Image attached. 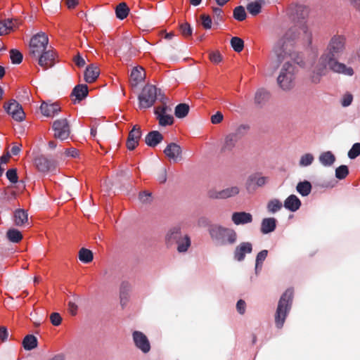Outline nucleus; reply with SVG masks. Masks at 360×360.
Returning <instances> with one entry per match:
<instances>
[{"label":"nucleus","mask_w":360,"mask_h":360,"mask_svg":"<svg viewBox=\"0 0 360 360\" xmlns=\"http://www.w3.org/2000/svg\"><path fill=\"white\" fill-rule=\"evenodd\" d=\"M231 44L233 50L236 52H240L244 47L243 41L237 37H234L231 39Z\"/></svg>","instance_id":"45"},{"label":"nucleus","mask_w":360,"mask_h":360,"mask_svg":"<svg viewBox=\"0 0 360 360\" xmlns=\"http://www.w3.org/2000/svg\"><path fill=\"white\" fill-rule=\"evenodd\" d=\"M22 344L25 349L31 350L37 347V340L34 335H29L24 338Z\"/></svg>","instance_id":"39"},{"label":"nucleus","mask_w":360,"mask_h":360,"mask_svg":"<svg viewBox=\"0 0 360 360\" xmlns=\"http://www.w3.org/2000/svg\"><path fill=\"white\" fill-rule=\"evenodd\" d=\"M331 57L322 55L312 68L310 78L313 83H319L322 77L328 73V65L330 68Z\"/></svg>","instance_id":"7"},{"label":"nucleus","mask_w":360,"mask_h":360,"mask_svg":"<svg viewBox=\"0 0 360 360\" xmlns=\"http://www.w3.org/2000/svg\"><path fill=\"white\" fill-rule=\"evenodd\" d=\"M330 70L336 73L342 74L346 76H352L354 73L352 67L347 66L345 64L340 63L333 58H331Z\"/></svg>","instance_id":"21"},{"label":"nucleus","mask_w":360,"mask_h":360,"mask_svg":"<svg viewBox=\"0 0 360 360\" xmlns=\"http://www.w3.org/2000/svg\"><path fill=\"white\" fill-rule=\"evenodd\" d=\"M293 296V291L287 290L281 296L275 315V322L278 328L283 327L288 311L290 307V302Z\"/></svg>","instance_id":"4"},{"label":"nucleus","mask_w":360,"mask_h":360,"mask_svg":"<svg viewBox=\"0 0 360 360\" xmlns=\"http://www.w3.org/2000/svg\"><path fill=\"white\" fill-rule=\"evenodd\" d=\"M38 60V64L44 70H47L56 64V53L51 49L34 57Z\"/></svg>","instance_id":"12"},{"label":"nucleus","mask_w":360,"mask_h":360,"mask_svg":"<svg viewBox=\"0 0 360 360\" xmlns=\"http://www.w3.org/2000/svg\"><path fill=\"white\" fill-rule=\"evenodd\" d=\"M14 223L17 226H23L28 224V214L25 210H16L13 214Z\"/></svg>","instance_id":"27"},{"label":"nucleus","mask_w":360,"mask_h":360,"mask_svg":"<svg viewBox=\"0 0 360 360\" xmlns=\"http://www.w3.org/2000/svg\"><path fill=\"white\" fill-rule=\"evenodd\" d=\"M34 164L38 170L42 172H49L55 167L54 163L43 155L36 158Z\"/></svg>","instance_id":"24"},{"label":"nucleus","mask_w":360,"mask_h":360,"mask_svg":"<svg viewBox=\"0 0 360 360\" xmlns=\"http://www.w3.org/2000/svg\"><path fill=\"white\" fill-rule=\"evenodd\" d=\"M346 39L345 36L340 34L333 35L327 46V53L323 55H328L334 58L335 56L343 51L345 47Z\"/></svg>","instance_id":"9"},{"label":"nucleus","mask_w":360,"mask_h":360,"mask_svg":"<svg viewBox=\"0 0 360 360\" xmlns=\"http://www.w3.org/2000/svg\"><path fill=\"white\" fill-rule=\"evenodd\" d=\"M158 89L155 86H145L139 96V108H148L151 107L156 101Z\"/></svg>","instance_id":"8"},{"label":"nucleus","mask_w":360,"mask_h":360,"mask_svg":"<svg viewBox=\"0 0 360 360\" xmlns=\"http://www.w3.org/2000/svg\"><path fill=\"white\" fill-rule=\"evenodd\" d=\"M319 160L323 165L328 167L334 163L335 157L330 151H326L319 155Z\"/></svg>","instance_id":"34"},{"label":"nucleus","mask_w":360,"mask_h":360,"mask_svg":"<svg viewBox=\"0 0 360 360\" xmlns=\"http://www.w3.org/2000/svg\"><path fill=\"white\" fill-rule=\"evenodd\" d=\"M233 17L237 20H244L246 18V12L244 7L240 6L235 8L233 10Z\"/></svg>","instance_id":"46"},{"label":"nucleus","mask_w":360,"mask_h":360,"mask_svg":"<svg viewBox=\"0 0 360 360\" xmlns=\"http://www.w3.org/2000/svg\"><path fill=\"white\" fill-rule=\"evenodd\" d=\"M302 202L298 197L294 194L290 195L285 200L283 206L288 210L295 212L300 209Z\"/></svg>","instance_id":"26"},{"label":"nucleus","mask_w":360,"mask_h":360,"mask_svg":"<svg viewBox=\"0 0 360 360\" xmlns=\"http://www.w3.org/2000/svg\"><path fill=\"white\" fill-rule=\"evenodd\" d=\"M314 160V155L311 153H306L301 156L300 159V165L307 167L310 165Z\"/></svg>","instance_id":"47"},{"label":"nucleus","mask_w":360,"mask_h":360,"mask_svg":"<svg viewBox=\"0 0 360 360\" xmlns=\"http://www.w3.org/2000/svg\"><path fill=\"white\" fill-rule=\"evenodd\" d=\"M262 3V1L261 0L251 2L248 4L247 10L250 14L256 15L261 11Z\"/></svg>","instance_id":"43"},{"label":"nucleus","mask_w":360,"mask_h":360,"mask_svg":"<svg viewBox=\"0 0 360 360\" xmlns=\"http://www.w3.org/2000/svg\"><path fill=\"white\" fill-rule=\"evenodd\" d=\"M141 137V131L140 128L135 125L130 131L127 141V148L133 150L139 145Z\"/></svg>","instance_id":"20"},{"label":"nucleus","mask_w":360,"mask_h":360,"mask_svg":"<svg viewBox=\"0 0 360 360\" xmlns=\"http://www.w3.org/2000/svg\"><path fill=\"white\" fill-rule=\"evenodd\" d=\"M8 337V332L5 326H0V340L5 342Z\"/></svg>","instance_id":"60"},{"label":"nucleus","mask_w":360,"mask_h":360,"mask_svg":"<svg viewBox=\"0 0 360 360\" xmlns=\"http://www.w3.org/2000/svg\"><path fill=\"white\" fill-rule=\"evenodd\" d=\"M269 99V93L264 89H259L255 95V103L259 105L265 103Z\"/></svg>","instance_id":"42"},{"label":"nucleus","mask_w":360,"mask_h":360,"mask_svg":"<svg viewBox=\"0 0 360 360\" xmlns=\"http://www.w3.org/2000/svg\"><path fill=\"white\" fill-rule=\"evenodd\" d=\"M276 220L273 217L265 218L262 221L261 231L263 233H269L274 231Z\"/></svg>","instance_id":"33"},{"label":"nucleus","mask_w":360,"mask_h":360,"mask_svg":"<svg viewBox=\"0 0 360 360\" xmlns=\"http://www.w3.org/2000/svg\"><path fill=\"white\" fill-rule=\"evenodd\" d=\"M100 71L97 66L91 65L88 66L84 72V79L88 83H92L99 76Z\"/></svg>","instance_id":"28"},{"label":"nucleus","mask_w":360,"mask_h":360,"mask_svg":"<svg viewBox=\"0 0 360 360\" xmlns=\"http://www.w3.org/2000/svg\"><path fill=\"white\" fill-rule=\"evenodd\" d=\"M88 91V86L86 84H78L73 89L72 96L75 97V101L79 102L86 97Z\"/></svg>","instance_id":"31"},{"label":"nucleus","mask_w":360,"mask_h":360,"mask_svg":"<svg viewBox=\"0 0 360 360\" xmlns=\"http://www.w3.org/2000/svg\"><path fill=\"white\" fill-rule=\"evenodd\" d=\"M146 77V73L142 67H135L132 69L130 74V82L133 86H137L143 82Z\"/></svg>","instance_id":"25"},{"label":"nucleus","mask_w":360,"mask_h":360,"mask_svg":"<svg viewBox=\"0 0 360 360\" xmlns=\"http://www.w3.org/2000/svg\"><path fill=\"white\" fill-rule=\"evenodd\" d=\"M231 221L236 226L249 224L252 221V216L245 212H235L231 215Z\"/></svg>","instance_id":"23"},{"label":"nucleus","mask_w":360,"mask_h":360,"mask_svg":"<svg viewBox=\"0 0 360 360\" xmlns=\"http://www.w3.org/2000/svg\"><path fill=\"white\" fill-rule=\"evenodd\" d=\"M170 111L171 109L165 104L155 108V114L157 116L160 125L167 126L173 124L174 118L169 114Z\"/></svg>","instance_id":"15"},{"label":"nucleus","mask_w":360,"mask_h":360,"mask_svg":"<svg viewBox=\"0 0 360 360\" xmlns=\"http://www.w3.org/2000/svg\"><path fill=\"white\" fill-rule=\"evenodd\" d=\"M283 207L282 202L277 199L273 198L268 201L266 204V209L269 213H276L281 210Z\"/></svg>","instance_id":"35"},{"label":"nucleus","mask_w":360,"mask_h":360,"mask_svg":"<svg viewBox=\"0 0 360 360\" xmlns=\"http://www.w3.org/2000/svg\"><path fill=\"white\" fill-rule=\"evenodd\" d=\"M61 108L57 103L43 101L40 105L41 114L46 117H53L60 112Z\"/></svg>","instance_id":"19"},{"label":"nucleus","mask_w":360,"mask_h":360,"mask_svg":"<svg viewBox=\"0 0 360 360\" xmlns=\"http://www.w3.org/2000/svg\"><path fill=\"white\" fill-rule=\"evenodd\" d=\"M180 30L182 33V34L186 37H191V34H192V29H191V25L187 23V22H185L182 25H181L180 26Z\"/></svg>","instance_id":"51"},{"label":"nucleus","mask_w":360,"mask_h":360,"mask_svg":"<svg viewBox=\"0 0 360 360\" xmlns=\"http://www.w3.org/2000/svg\"><path fill=\"white\" fill-rule=\"evenodd\" d=\"M6 177L12 183H16L18 181L17 171L15 169H8L6 172Z\"/></svg>","instance_id":"52"},{"label":"nucleus","mask_w":360,"mask_h":360,"mask_svg":"<svg viewBox=\"0 0 360 360\" xmlns=\"http://www.w3.org/2000/svg\"><path fill=\"white\" fill-rule=\"evenodd\" d=\"M164 153L169 161L177 162L183 160V150L175 143L168 144L164 150Z\"/></svg>","instance_id":"14"},{"label":"nucleus","mask_w":360,"mask_h":360,"mask_svg":"<svg viewBox=\"0 0 360 360\" xmlns=\"http://www.w3.org/2000/svg\"><path fill=\"white\" fill-rule=\"evenodd\" d=\"M77 309H78V307L77 305L73 302H68V311L72 314V315H75L77 314Z\"/></svg>","instance_id":"61"},{"label":"nucleus","mask_w":360,"mask_h":360,"mask_svg":"<svg viewBox=\"0 0 360 360\" xmlns=\"http://www.w3.org/2000/svg\"><path fill=\"white\" fill-rule=\"evenodd\" d=\"M210 60L212 63L217 64L222 60V57L219 52L214 51L210 53Z\"/></svg>","instance_id":"56"},{"label":"nucleus","mask_w":360,"mask_h":360,"mask_svg":"<svg viewBox=\"0 0 360 360\" xmlns=\"http://www.w3.org/2000/svg\"><path fill=\"white\" fill-rule=\"evenodd\" d=\"M189 111V106L186 103H181L175 108L174 114L178 118L186 117Z\"/></svg>","instance_id":"40"},{"label":"nucleus","mask_w":360,"mask_h":360,"mask_svg":"<svg viewBox=\"0 0 360 360\" xmlns=\"http://www.w3.org/2000/svg\"><path fill=\"white\" fill-rule=\"evenodd\" d=\"M54 131L53 136L61 141L68 139L70 134V127L66 118H60L55 120L52 124Z\"/></svg>","instance_id":"10"},{"label":"nucleus","mask_w":360,"mask_h":360,"mask_svg":"<svg viewBox=\"0 0 360 360\" xmlns=\"http://www.w3.org/2000/svg\"><path fill=\"white\" fill-rule=\"evenodd\" d=\"M200 18L202 20V24L204 28L210 29L212 27V20L210 17L207 15L203 14L200 16Z\"/></svg>","instance_id":"55"},{"label":"nucleus","mask_w":360,"mask_h":360,"mask_svg":"<svg viewBox=\"0 0 360 360\" xmlns=\"http://www.w3.org/2000/svg\"><path fill=\"white\" fill-rule=\"evenodd\" d=\"M252 250V245L249 242H243L237 245L234 250V258L238 261H243L246 254L250 253Z\"/></svg>","instance_id":"22"},{"label":"nucleus","mask_w":360,"mask_h":360,"mask_svg":"<svg viewBox=\"0 0 360 360\" xmlns=\"http://www.w3.org/2000/svg\"><path fill=\"white\" fill-rule=\"evenodd\" d=\"M139 200L143 203H148L151 201V193L148 191H143L139 194Z\"/></svg>","instance_id":"57"},{"label":"nucleus","mask_w":360,"mask_h":360,"mask_svg":"<svg viewBox=\"0 0 360 360\" xmlns=\"http://www.w3.org/2000/svg\"><path fill=\"white\" fill-rule=\"evenodd\" d=\"M14 26V22L11 20L0 22V36L8 34Z\"/></svg>","instance_id":"44"},{"label":"nucleus","mask_w":360,"mask_h":360,"mask_svg":"<svg viewBox=\"0 0 360 360\" xmlns=\"http://www.w3.org/2000/svg\"><path fill=\"white\" fill-rule=\"evenodd\" d=\"M240 192V188L237 186H230L222 190H211L209 195L213 199H226L238 195Z\"/></svg>","instance_id":"13"},{"label":"nucleus","mask_w":360,"mask_h":360,"mask_svg":"<svg viewBox=\"0 0 360 360\" xmlns=\"http://www.w3.org/2000/svg\"><path fill=\"white\" fill-rule=\"evenodd\" d=\"M208 232L211 239L220 245H233L238 239V234L233 228L219 224L211 225Z\"/></svg>","instance_id":"3"},{"label":"nucleus","mask_w":360,"mask_h":360,"mask_svg":"<svg viewBox=\"0 0 360 360\" xmlns=\"http://www.w3.org/2000/svg\"><path fill=\"white\" fill-rule=\"evenodd\" d=\"M237 310L240 314H243L245 309V303L243 300H240L236 304Z\"/></svg>","instance_id":"64"},{"label":"nucleus","mask_w":360,"mask_h":360,"mask_svg":"<svg viewBox=\"0 0 360 360\" xmlns=\"http://www.w3.org/2000/svg\"><path fill=\"white\" fill-rule=\"evenodd\" d=\"M349 173L348 168L345 165H341L338 167L335 170V176L338 179H345Z\"/></svg>","instance_id":"49"},{"label":"nucleus","mask_w":360,"mask_h":360,"mask_svg":"<svg viewBox=\"0 0 360 360\" xmlns=\"http://www.w3.org/2000/svg\"><path fill=\"white\" fill-rule=\"evenodd\" d=\"M360 155V143H356L353 145L348 152V156L351 159H354Z\"/></svg>","instance_id":"50"},{"label":"nucleus","mask_w":360,"mask_h":360,"mask_svg":"<svg viewBox=\"0 0 360 360\" xmlns=\"http://www.w3.org/2000/svg\"><path fill=\"white\" fill-rule=\"evenodd\" d=\"M296 190L302 196H307L311 191V185L310 182L304 181L297 184Z\"/></svg>","instance_id":"37"},{"label":"nucleus","mask_w":360,"mask_h":360,"mask_svg":"<svg viewBox=\"0 0 360 360\" xmlns=\"http://www.w3.org/2000/svg\"><path fill=\"white\" fill-rule=\"evenodd\" d=\"M353 101V96L347 93L343 95L342 100H341V104L344 107L349 106Z\"/></svg>","instance_id":"53"},{"label":"nucleus","mask_w":360,"mask_h":360,"mask_svg":"<svg viewBox=\"0 0 360 360\" xmlns=\"http://www.w3.org/2000/svg\"><path fill=\"white\" fill-rule=\"evenodd\" d=\"M223 115L220 112H217L216 114L211 117V122L212 124H216L220 123L223 120Z\"/></svg>","instance_id":"59"},{"label":"nucleus","mask_w":360,"mask_h":360,"mask_svg":"<svg viewBox=\"0 0 360 360\" xmlns=\"http://www.w3.org/2000/svg\"><path fill=\"white\" fill-rule=\"evenodd\" d=\"M182 236L181 229L179 227H174L168 231L165 236V240L168 245H172Z\"/></svg>","instance_id":"30"},{"label":"nucleus","mask_w":360,"mask_h":360,"mask_svg":"<svg viewBox=\"0 0 360 360\" xmlns=\"http://www.w3.org/2000/svg\"><path fill=\"white\" fill-rule=\"evenodd\" d=\"M349 5L360 13V0H348Z\"/></svg>","instance_id":"62"},{"label":"nucleus","mask_w":360,"mask_h":360,"mask_svg":"<svg viewBox=\"0 0 360 360\" xmlns=\"http://www.w3.org/2000/svg\"><path fill=\"white\" fill-rule=\"evenodd\" d=\"M10 58L13 63L19 64L22 60V55L19 51L13 49L10 51Z\"/></svg>","instance_id":"48"},{"label":"nucleus","mask_w":360,"mask_h":360,"mask_svg":"<svg viewBox=\"0 0 360 360\" xmlns=\"http://www.w3.org/2000/svg\"><path fill=\"white\" fill-rule=\"evenodd\" d=\"M268 181L267 176L259 174L250 175L246 181V188L248 191L255 190L257 187H262L266 185Z\"/></svg>","instance_id":"18"},{"label":"nucleus","mask_w":360,"mask_h":360,"mask_svg":"<svg viewBox=\"0 0 360 360\" xmlns=\"http://www.w3.org/2000/svg\"><path fill=\"white\" fill-rule=\"evenodd\" d=\"M295 53L281 52L276 54V61L281 63V68L277 78L279 86L284 91L292 89L295 85L297 68L292 63Z\"/></svg>","instance_id":"2"},{"label":"nucleus","mask_w":360,"mask_h":360,"mask_svg":"<svg viewBox=\"0 0 360 360\" xmlns=\"http://www.w3.org/2000/svg\"><path fill=\"white\" fill-rule=\"evenodd\" d=\"M288 14L292 24L311 23L309 21L310 8L304 4L290 5L288 8Z\"/></svg>","instance_id":"5"},{"label":"nucleus","mask_w":360,"mask_h":360,"mask_svg":"<svg viewBox=\"0 0 360 360\" xmlns=\"http://www.w3.org/2000/svg\"><path fill=\"white\" fill-rule=\"evenodd\" d=\"M79 259L84 263H89L94 259L93 252L86 248H82L78 253Z\"/></svg>","instance_id":"36"},{"label":"nucleus","mask_w":360,"mask_h":360,"mask_svg":"<svg viewBox=\"0 0 360 360\" xmlns=\"http://www.w3.org/2000/svg\"><path fill=\"white\" fill-rule=\"evenodd\" d=\"M116 15L119 19H124L129 14V9L125 3H120L116 8Z\"/></svg>","instance_id":"41"},{"label":"nucleus","mask_w":360,"mask_h":360,"mask_svg":"<svg viewBox=\"0 0 360 360\" xmlns=\"http://www.w3.org/2000/svg\"><path fill=\"white\" fill-rule=\"evenodd\" d=\"M74 61L75 62L76 65L79 67H82L85 65L86 62L84 58H83L80 55H77L75 58Z\"/></svg>","instance_id":"63"},{"label":"nucleus","mask_w":360,"mask_h":360,"mask_svg":"<svg viewBox=\"0 0 360 360\" xmlns=\"http://www.w3.org/2000/svg\"><path fill=\"white\" fill-rule=\"evenodd\" d=\"M176 243L177 244V251L179 252H186L191 245V238L186 234L182 235Z\"/></svg>","instance_id":"32"},{"label":"nucleus","mask_w":360,"mask_h":360,"mask_svg":"<svg viewBox=\"0 0 360 360\" xmlns=\"http://www.w3.org/2000/svg\"><path fill=\"white\" fill-rule=\"evenodd\" d=\"M267 254V250H262L258 253L256 259V266L262 263V262L266 259Z\"/></svg>","instance_id":"58"},{"label":"nucleus","mask_w":360,"mask_h":360,"mask_svg":"<svg viewBox=\"0 0 360 360\" xmlns=\"http://www.w3.org/2000/svg\"><path fill=\"white\" fill-rule=\"evenodd\" d=\"M132 338L135 346L142 352L146 354L150 350V344L147 336L140 331H134Z\"/></svg>","instance_id":"16"},{"label":"nucleus","mask_w":360,"mask_h":360,"mask_svg":"<svg viewBox=\"0 0 360 360\" xmlns=\"http://www.w3.org/2000/svg\"><path fill=\"white\" fill-rule=\"evenodd\" d=\"M8 239L13 243H18L22 238L21 232L15 229H10L6 232Z\"/></svg>","instance_id":"38"},{"label":"nucleus","mask_w":360,"mask_h":360,"mask_svg":"<svg viewBox=\"0 0 360 360\" xmlns=\"http://www.w3.org/2000/svg\"><path fill=\"white\" fill-rule=\"evenodd\" d=\"M239 141V136L236 133H231L225 136L221 143V151L222 153L231 152L237 147Z\"/></svg>","instance_id":"17"},{"label":"nucleus","mask_w":360,"mask_h":360,"mask_svg":"<svg viewBox=\"0 0 360 360\" xmlns=\"http://www.w3.org/2000/svg\"><path fill=\"white\" fill-rule=\"evenodd\" d=\"M4 109L12 118L17 121L21 122L25 117V114L22 106L15 101L11 100L8 103H5Z\"/></svg>","instance_id":"11"},{"label":"nucleus","mask_w":360,"mask_h":360,"mask_svg":"<svg viewBox=\"0 0 360 360\" xmlns=\"http://www.w3.org/2000/svg\"><path fill=\"white\" fill-rule=\"evenodd\" d=\"M49 38L44 32H39L34 35L30 41L29 53L34 58L39 56L44 51L49 50Z\"/></svg>","instance_id":"6"},{"label":"nucleus","mask_w":360,"mask_h":360,"mask_svg":"<svg viewBox=\"0 0 360 360\" xmlns=\"http://www.w3.org/2000/svg\"><path fill=\"white\" fill-rule=\"evenodd\" d=\"M50 320L53 326H59L62 322V318L58 313H52L50 316Z\"/></svg>","instance_id":"54"},{"label":"nucleus","mask_w":360,"mask_h":360,"mask_svg":"<svg viewBox=\"0 0 360 360\" xmlns=\"http://www.w3.org/2000/svg\"><path fill=\"white\" fill-rule=\"evenodd\" d=\"M314 34L311 23L292 24L280 39L283 51L290 53L292 49H307L312 46Z\"/></svg>","instance_id":"1"},{"label":"nucleus","mask_w":360,"mask_h":360,"mask_svg":"<svg viewBox=\"0 0 360 360\" xmlns=\"http://www.w3.org/2000/svg\"><path fill=\"white\" fill-rule=\"evenodd\" d=\"M163 139L162 135L158 131H153L148 134L145 138L146 143L150 147H155Z\"/></svg>","instance_id":"29"}]
</instances>
